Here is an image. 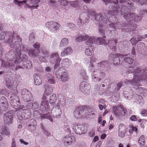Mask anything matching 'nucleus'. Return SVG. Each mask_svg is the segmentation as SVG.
I'll use <instances>...</instances> for the list:
<instances>
[{
	"label": "nucleus",
	"mask_w": 147,
	"mask_h": 147,
	"mask_svg": "<svg viewBox=\"0 0 147 147\" xmlns=\"http://www.w3.org/2000/svg\"><path fill=\"white\" fill-rule=\"evenodd\" d=\"M22 39H19L18 41H15V44L10 43V46L11 48H14L15 51L13 49L10 50L7 54L8 58L10 61L15 59V63L19 65L22 61V58L20 57L21 51L24 49V46L22 44Z\"/></svg>",
	"instance_id": "1"
},
{
	"label": "nucleus",
	"mask_w": 147,
	"mask_h": 147,
	"mask_svg": "<svg viewBox=\"0 0 147 147\" xmlns=\"http://www.w3.org/2000/svg\"><path fill=\"white\" fill-rule=\"evenodd\" d=\"M112 4H110L109 5V8L110 9H112V10L109 11L108 12L109 15L114 16V18H116L115 16L118 14L119 12L121 14L124 15V17L126 20H129V21L133 19V16L135 15L134 13H128L129 9L126 6H122L120 9L119 5H118V0H113Z\"/></svg>",
	"instance_id": "2"
},
{
	"label": "nucleus",
	"mask_w": 147,
	"mask_h": 147,
	"mask_svg": "<svg viewBox=\"0 0 147 147\" xmlns=\"http://www.w3.org/2000/svg\"><path fill=\"white\" fill-rule=\"evenodd\" d=\"M76 40L78 42L86 40L90 44L93 43L98 45L107 44V41L105 39L101 37L96 38L94 36L89 37L87 35L79 36L76 38Z\"/></svg>",
	"instance_id": "3"
},
{
	"label": "nucleus",
	"mask_w": 147,
	"mask_h": 147,
	"mask_svg": "<svg viewBox=\"0 0 147 147\" xmlns=\"http://www.w3.org/2000/svg\"><path fill=\"white\" fill-rule=\"evenodd\" d=\"M6 38L7 42L10 45L12 43L15 44V41H18L19 39H21L20 36L16 32L13 33L10 32H2L0 33V40H2Z\"/></svg>",
	"instance_id": "4"
},
{
	"label": "nucleus",
	"mask_w": 147,
	"mask_h": 147,
	"mask_svg": "<svg viewBox=\"0 0 147 147\" xmlns=\"http://www.w3.org/2000/svg\"><path fill=\"white\" fill-rule=\"evenodd\" d=\"M88 17L90 18L91 16H92L94 18L96 21L98 22L106 23L108 20V17L105 14H102L100 13H97L91 10H88Z\"/></svg>",
	"instance_id": "5"
},
{
	"label": "nucleus",
	"mask_w": 147,
	"mask_h": 147,
	"mask_svg": "<svg viewBox=\"0 0 147 147\" xmlns=\"http://www.w3.org/2000/svg\"><path fill=\"white\" fill-rule=\"evenodd\" d=\"M55 74L58 78L61 79V81L64 82L67 81L69 78L67 73L63 68H59L55 72Z\"/></svg>",
	"instance_id": "6"
},
{
	"label": "nucleus",
	"mask_w": 147,
	"mask_h": 147,
	"mask_svg": "<svg viewBox=\"0 0 147 147\" xmlns=\"http://www.w3.org/2000/svg\"><path fill=\"white\" fill-rule=\"evenodd\" d=\"M61 59L60 58L58 52L53 53L51 55L50 62L52 64H55L54 68L56 69L59 66Z\"/></svg>",
	"instance_id": "7"
},
{
	"label": "nucleus",
	"mask_w": 147,
	"mask_h": 147,
	"mask_svg": "<svg viewBox=\"0 0 147 147\" xmlns=\"http://www.w3.org/2000/svg\"><path fill=\"white\" fill-rule=\"evenodd\" d=\"M60 26V24L53 21L47 22L45 24V26L51 32L54 33L57 32Z\"/></svg>",
	"instance_id": "8"
},
{
	"label": "nucleus",
	"mask_w": 147,
	"mask_h": 147,
	"mask_svg": "<svg viewBox=\"0 0 147 147\" xmlns=\"http://www.w3.org/2000/svg\"><path fill=\"white\" fill-rule=\"evenodd\" d=\"M22 97L26 105L31 102L33 95L31 92L28 89H24L21 91Z\"/></svg>",
	"instance_id": "9"
},
{
	"label": "nucleus",
	"mask_w": 147,
	"mask_h": 147,
	"mask_svg": "<svg viewBox=\"0 0 147 147\" xmlns=\"http://www.w3.org/2000/svg\"><path fill=\"white\" fill-rule=\"evenodd\" d=\"M113 109L115 117L118 119H121L125 115L127 112V110L125 109H123L120 106L114 107Z\"/></svg>",
	"instance_id": "10"
},
{
	"label": "nucleus",
	"mask_w": 147,
	"mask_h": 147,
	"mask_svg": "<svg viewBox=\"0 0 147 147\" xmlns=\"http://www.w3.org/2000/svg\"><path fill=\"white\" fill-rule=\"evenodd\" d=\"M134 76L132 80L131 81L128 80H125L124 82L125 84H131L134 86H140L139 84L142 80H144L141 74H140V76L139 75H134Z\"/></svg>",
	"instance_id": "11"
},
{
	"label": "nucleus",
	"mask_w": 147,
	"mask_h": 147,
	"mask_svg": "<svg viewBox=\"0 0 147 147\" xmlns=\"http://www.w3.org/2000/svg\"><path fill=\"white\" fill-rule=\"evenodd\" d=\"M92 76L94 81L99 82L105 77V74L99 70L96 69L92 73Z\"/></svg>",
	"instance_id": "12"
},
{
	"label": "nucleus",
	"mask_w": 147,
	"mask_h": 147,
	"mask_svg": "<svg viewBox=\"0 0 147 147\" xmlns=\"http://www.w3.org/2000/svg\"><path fill=\"white\" fill-rule=\"evenodd\" d=\"M127 54H110L109 58L110 59H113V64L115 65H117L120 64V58L122 59L124 57L127 56Z\"/></svg>",
	"instance_id": "13"
},
{
	"label": "nucleus",
	"mask_w": 147,
	"mask_h": 147,
	"mask_svg": "<svg viewBox=\"0 0 147 147\" xmlns=\"http://www.w3.org/2000/svg\"><path fill=\"white\" fill-rule=\"evenodd\" d=\"M73 129L77 134L81 135L86 132V129L85 128L84 125L76 123L73 126Z\"/></svg>",
	"instance_id": "14"
},
{
	"label": "nucleus",
	"mask_w": 147,
	"mask_h": 147,
	"mask_svg": "<svg viewBox=\"0 0 147 147\" xmlns=\"http://www.w3.org/2000/svg\"><path fill=\"white\" fill-rule=\"evenodd\" d=\"M4 123L8 125L11 124L13 123V111H10L4 114L3 116Z\"/></svg>",
	"instance_id": "15"
},
{
	"label": "nucleus",
	"mask_w": 147,
	"mask_h": 147,
	"mask_svg": "<svg viewBox=\"0 0 147 147\" xmlns=\"http://www.w3.org/2000/svg\"><path fill=\"white\" fill-rule=\"evenodd\" d=\"M127 20V23L123 24V25L124 24V29L127 32L135 30L136 28V25L133 22V19L129 21V20Z\"/></svg>",
	"instance_id": "16"
},
{
	"label": "nucleus",
	"mask_w": 147,
	"mask_h": 147,
	"mask_svg": "<svg viewBox=\"0 0 147 147\" xmlns=\"http://www.w3.org/2000/svg\"><path fill=\"white\" fill-rule=\"evenodd\" d=\"M76 141L75 138L73 135L66 136L63 138V144L66 146H67L74 144Z\"/></svg>",
	"instance_id": "17"
},
{
	"label": "nucleus",
	"mask_w": 147,
	"mask_h": 147,
	"mask_svg": "<svg viewBox=\"0 0 147 147\" xmlns=\"http://www.w3.org/2000/svg\"><path fill=\"white\" fill-rule=\"evenodd\" d=\"M11 99L10 100V103L11 105L16 106V104H17L18 106H17V108L19 109H22L21 107V102L19 100V98L18 96L16 95H14L13 96H11L10 97Z\"/></svg>",
	"instance_id": "18"
},
{
	"label": "nucleus",
	"mask_w": 147,
	"mask_h": 147,
	"mask_svg": "<svg viewBox=\"0 0 147 147\" xmlns=\"http://www.w3.org/2000/svg\"><path fill=\"white\" fill-rule=\"evenodd\" d=\"M8 103L6 98L2 97L0 100V111H5L8 108Z\"/></svg>",
	"instance_id": "19"
},
{
	"label": "nucleus",
	"mask_w": 147,
	"mask_h": 147,
	"mask_svg": "<svg viewBox=\"0 0 147 147\" xmlns=\"http://www.w3.org/2000/svg\"><path fill=\"white\" fill-rule=\"evenodd\" d=\"M84 113H86V111H84L83 107L81 106L76 109L74 111V115L76 118H80L81 115H86Z\"/></svg>",
	"instance_id": "20"
},
{
	"label": "nucleus",
	"mask_w": 147,
	"mask_h": 147,
	"mask_svg": "<svg viewBox=\"0 0 147 147\" xmlns=\"http://www.w3.org/2000/svg\"><path fill=\"white\" fill-rule=\"evenodd\" d=\"M79 89L81 92L86 94L88 93V91L90 89V87L87 82H82L80 84Z\"/></svg>",
	"instance_id": "21"
},
{
	"label": "nucleus",
	"mask_w": 147,
	"mask_h": 147,
	"mask_svg": "<svg viewBox=\"0 0 147 147\" xmlns=\"http://www.w3.org/2000/svg\"><path fill=\"white\" fill-rule=\"evenodd\" d=\"M59 106L58 105V103L56 106H54L51 110V114L54 117L59 118L60 114L61 113Z\"/></svg>",
	"instance_id": "22"
},
{
	"label": "nucleus",
	"mask_w": 147,
	"mask_h": 147,
	"mask_svg": "<svg viewBox=\"0 0 147 147\" xmlns=\"http://www.w3.org/2000/svg\"><path fill=\"white\" fill-rule=\"evenodd\" d=\"M98 67L105 71H109L110 69L109 64L107 61H102L97 64Z\"/></svg>",
	"instance_id": "23"
},
{
	"label": "nucleus",
	"mask_w": 147,
	"mask_h": 147,
	"mask_svg": "<svg viewBox=\"0 0 147 147\" xmlns=\"http://www.w3.org/2000/svg\"><path fill=\"white\" fill-rule=\"evenodd\" d=\"M140 86H135L134 88L135 89V92L138 95L142 94L143 96H147V90L144 88L140 87Z\"/></svg>",
	"instance_id": "24"
},
{
	"label": "nucleus",
	"mask_w": 147,
	"mask_h": 147,
	"mask_svg": "<svg viewBox=\"0 0 147 147\" xmlns=\"http://www.w3.org/2000/svg\"><path fill=\"white\" fill-rule=\"evenodd\" d=\"M33 67L32 63L30 61H24L23 62V66H17L16 68H25L27 69H31Z\"/></svg>",
	"instance_id": "25"
},
{
	"label": "nucleus",
	"mask_w": 147,
	"mask_h": 147,
	"mask_svg": "<svg viewBox=\"0 0 147 147\" xmlns=\"http://www.w3.org/2000/svg\"><path fill=\"white\" fill-rule=\"evenodd\" d=\"M49 108L48 101H44L41 102L40 109L42 112L47 111L49 110Z\"/></svg>",
	"instance_id": "26"
},
{
	"label": "nucleus",
	"mask_w": 147,
	"mask_h": 147,
	"mask_svg": "<svg viewBox=\"0 0 147 147\" xmlns=\"http://www.w3.org/2000/svg\"><path fill=\"white\" fill-rule=\"evenodd\" d=\"M125 127V125L122 123L120 124L118 130L119 136L121 138H123L126 133Z\"/></svg>",
	"instance_id": "27"
},
{
	"label": "nucleus",
	"mask_w": 147,
	"mask_h": 147,
	"mask_svg": "<svg viewBox=\"0 0 147 147\" xmlns=\"http://www.w3.org/2000/svg\"><path fill=\"white\" fill-rule=\"evenodd\" d=\"M0 62L1 63V66L5 68H11L14 66V64L11 62L5 61L1 59H0Z\"/></svg>",
	"instance_id": "28"
},
{
	"label": "nucleus",
	"mask_w": 147,
	"mask_h": 147,
	"mask_svg": "<svg viewBox=\"0 0 147 147\" xmlns=\"http://www.w3.org/2000/svg\"><path fill=\"white\" fill-rule=\"evenodd\" d=\"M32 101L26 104V107L28 109H35L38 108L39 105L38 102L35 101L32 103Z\"/></svg>",
	"instance_id": "29"
},
{
	"label": "nucleus",
	"mask_w": 147,
	"mask_h": 147,
	"mask_svg": "<svg viewBox=\"0 0 147 147\" xmlns=\"http://www.w3.org/2000/svg\"><path fill=\"white\" fill-rule=\"evenodd\" d=\"M73 52V49L70 47L66 48L61 53V57H63L70 54Z\"/></svg>",
	"instance_id": "30"
},
{
	"label": "nucleus",
	"mask_w": 147,
	"mask_h": 147,
	"mask_svg": "<svg viewBox=\"0 0 147 147\" xmlns=\"http://www.w3.org/2000/svg\"><path fill=\"white\" fill-rule=\"evenodd\" d=\"M6 86L8 88H11V87L14 86V82L12 78L9 76L6 79Z\"/></svg>",
	"instance_id": "31"
},
{
	"label": "nucleus",
	"mask_w": 147,
	"mask_h": 147,
	"mask_svg": "<svg viewBox=\"0 0 147 147\" xmlns=\"http://www.w3.org/2000/svg\"><path fill=\"white\" fill-rule=\"evenodd\" d=\"M34 84L36 85L39 86L42 84L40 77L38 74H35L34 75Z\"/></svg>",
	"instance_id": "32"
},
{
	"label": "nucleus",
	"mask_w": 147,
	"mask_h": 147,
	"mask_svg": "<svg viewBox=\"0 0 147 147\" xmlns=\"http://www.w3.org/2000/svg\"><path fill=\"white\" fill-rule=\"evenodd\" d=\"M92 44H90V45L86 49L85 53L88 56L91 55L92 54V52L94 50V47L92 46Z\"/></svg>",
	"instance_id": "33"
},
{
	"label": "nucleus",
	"mask_w": 147,
	"mask_h": 147,
	"mask_svg": "<svg viewBox=\"0 0 147 147\" xmlns=\"http://www.w3.org/2000/svg\"><path fill=\"white\" fill-rule=\"evenodd\" d=\"M39 50L38 49H31L28 52V53L30 56L33 57L39 56Z\"/></svg>",
	"instance_id": "34"
},
{
	"label": "nucleus",
	"mask_w": 147,
	"mask_h": 147,
	"mask_svg": "<svg viewBox=\"0 0 147 147\" xmlns=\"http://www.w3.org/2000/svg\"><path fill=\"white\" fill-rule=\"evenodd\" d=\"M44 88L45 89V94L46 95L48 96L52 92L53 88L51 86H49L47 84L45 85Z\"/></svg>",
	"instance_id": "35"
},
{
	"label": "nucleus",
	"mask_w": 147,
	"mask_h": 147,
	"mask_svg": "<svg viewBox=\"0 0 147 147\" xmlns=\"http://www.w3.org/2000/svg\"><path fill=\"white\" fill-rule=\"evenodd\" d=\"M109 46L111 49L115 51L116 49L115 46L116 42L114 39L110 40L108 41Z\"/></svg>",
	"instance_id": "36"
},
{
	"label": "nucleus",
	"mask_w": 147,
	"mask_h": 147,
	"mask_svg": "<svg viewBox=\"0 0 147 147\" xmlns=\"http://www.w3.org/2000/svg\"><path fill=\"white\" fill-rule=\"evenodd\" d=\"M48 82L51 84H54L56 82L54 77L52 75H48L47 76Z\"/></svg>",
	"instance_id": "37"
},
{
	"label": "nucleus",
	"mask_w": 147,
	"mask_h": 147,
	"mask_svg": "<svg viewBox=\"0 0 147 147\" xmlns=\"http://www.w3.org/2000/svg\"><path fill=\"white\" fill-rule=\"evenodd\" d=\"M69 43V41L68 39L66 38H64L61 40L60 45V47H63L67 45Z\"/></svg>",
	"instance_id": "38"
},
{
	"label": "nucleus",
	"mask_w": 147,
	"mask_h": 147,
	"mask_svg": "<svg viewBox=\"0 0 147 147\" xmlns=\"http://www.w3.org/2000/svg\"><path fill=\"white\" fill-rule=\"evenodd\" d=\"M39 56H47L48 55V52L45 48H42L40 51H39Z\"/></svg>",
	"instance_id": "39"
},
{
	"label": "nucleus",
	"mask_w": 147,
	"mask_h": 147,
	"mask_svg": "<svg viewBox=\"0 0 147 147\" xmlns=\"http://www.w3.org/2000/svg\"><path fill=\"white\" fill-rule=\"evenodd\" d=\"M40 118L41 120H43L45 119H48L51 122L53 121V120L52 118L51 117L50 115L49 114H44L42 115H40Z\"/></svg>",
	"instance_id": "40"
},
{
	"label": "nucleus",
	"mask_w": 147,
	"mask_h": 147,
	"mask_svg": "<svg viewBox=\"0 0 147 147\" xmlns=\"http://www.w3.org/2000/svg\"><path fill=\"white\" fill-rule=\"evenodd\" d=\"M32 123L28 125V126L30 127L29 128L32 131H34L36 129V126L37 125V123L36 120L34 119H32Z\"/></svg>",
	"instance_id": "41"
},
{
	"label": "nucleus",
	"mask_w": 147,
	"mask_h": 147,
	"mask_svg": "<svg viewBox=\"0 0 147 147\" xmlns=\"http://www.w3.org/2000/svg\"><path fill=\"white\" fill-rule=\"evenodd\" d=\"M13 2L15 5H17L19 7L23 5L25 3H26V0L20 1L19 0H13Z\"/></svg>",
	"instance_id": "42"
},
{
	"label": "nucleus",
	"mask_w": 147,
	"mask_h": 147,
	"mask_svg": "<svg viewBox=\"0 0 147 147\" xmlns=\"http://www.w3.org/2000/svg\"><path fill=\"white\" fill-rule=\"evenodd\" d=\"M145 139L144 136L142 135L139 138L138 143L140 147H142L145 144Z\"/></svg>",
	"instance_id": "43"
},
{
	"label": "nucleus",
	"mask_w": 147,
	"mask_h": 147,
	"mask_svg": "<svg viewBox=\"0 0 147 147\" xmlns=\"http://www.w3.org/2000/svg\"><path fill=\"white\" fill-rule=\"evenodd\" d=\"M57 97L56 95L55 94H53L50 97V104H54L56 101Z\"/></svg>",
	"instance_id": "44"
},
{
	"label": "nucleus",
	"mask_w": 147,
	"mask_h": 147,
	"mask_svg": "<svg viewBox=\"0 0 147 147\" xmlns=\"http://www.w3.org/2000/svg\"><path fill=\"white\" fill-rule=\"evenodd\" d=\"M71 6L75 8H78L80 5V2L78 0L70 2Z\"/></svg>",
	"instance_id": "45"
},
{
	"label": "nucleus",
	"mask_w": 147,
	"mask_h": 147,
	"mask_svg": "<svg viewBox=\"0 0 147 147\" xmlns=\"http://www.w3.org/2000/svg\"><path fill=\"white\" fill-rule=\"evenodd\" d=\"M124 23V24H125ZM124 24L123 23L122 24H121L120 23H119V22H117L114 24V29H116V28L118 29H120L121 28H122V29H124V27H125L124 26V25L123 24Z\"/></svg>",
	"instance_id": "46"
},
{
	"label": "nucleus",
	"mask_w": 147,
	"mask_h": 147,
	"mask_svg": "<svg viewBox=\"0 0 147 147\" xmlns=\"http://www.w3.org/2000/svg\"><path fill=\"white\" fill-rule=\"evenodd\" d=\"M134 93L133 92H131L130 93H124V96L125 98L127 99L130 100L133 98Z\"/></svg>",
	"instance_id": "47"
},
{
	"label": "nucleus",
	"mask_w": 147,
	"mask_h": 147,
	"mask_svg": "<svg viewBox=\"0 0 147 147\" xmlns=\"http://www.w3.org/2000/svg\"><path fill=\"white\" fill-rule=\"evenodd\" d=\"M80 74L81 77L84 79L86 80L87 77L85 70L81 69L80 71Z\"/></svg>",
	"instance_id": "48"
},
{
	"label": "nucleus",
	"mask_w": 147,
	"mask_h": 147,
	"mask_svg": "<svg viewBox=\"0 0 147 147\" xmlns=\"http://www.w3.org/2000/svg\"><path fill=\"white\" fill-rule=\"evenodd\" d=\"M134 2H136L139 5H142L143 4H147L146 0H131Z\"/></svg>",
	"instance_id": "49"
},
{
	"label": "nucleus",
	"mask_w": 147,
	"mask_h": 147,
	"mask_svg": "<svg viewBox=\"0 0 147 147\" xmlns=\"http://www.w3.org/2000/svg\"><path fill=\"white\" fill-rule=\"evenodd\" d=\"M71 62L70 60L67 58H66L63 59L61 62V64L64 66H66L69 65V63H71Z\"/></svg>",
	"instance_id": "50"
},
{
	"label": "nucleus",
	"mask_w": 147,
	"mask_h": 147,
	"mask_svg": "<svg viewBox=\"0 0 147 147\" xmlns=\"http://www.w3.org/2000/svg\"><path fill=\"white\" fill-rule=\"evenodd\" d=\"M123 61L129 64H131L134 61V59L132 58L129 57H125L123 59Z\"/></svg>",
	"instance_id": "51"
},
{
	"label": "nucleus",
	"mask_w": 147,
	"mask_h": 147,
	"mask_svg": "<svg viewBox=\"0 0 147 147\" xmlns=\"http://www.w3.org/2000/svg\"><path fill=\"white\" fill-rule=\"evenodd\" d=\"M138 50L141 51L143 50L145 48V45L143 42H140L138 43Z\"/></svg>",
	"instance_id": "52"
},
{
	"label": "nucleus",
	"mask_w": 147,
	"mask_h": 147,
	"mask_svg": "<svg viewBox=\"0 0 147 147\" xmlns=\"http://www.w3.org/2000/svg\"><path fill=\"white\" fill-rule=\"evenodd\" d=\"M40 1V0H26V3L32 5L37 4Z\"/></svg>",
	"instance_id": "53"
},
{
	"label": "nucleus",
	"mask_w": 147,
	"mask_h": 147,
	"mask_svg": "<svg viewBox=\"0 0 147 147\" xmlns=\"http://www.w3.org/2000/svg\"><path fill=\"white\" fill-rule=\"evenodd\" d=\"M143 70H141V69L140 67H138L136 70L134 74V75H139L140 76V74L141 75H143Z\"/></svg>",
	"instance_id": "54"
},
{
	"label": "nucleus",
	"mask_w": 147,
	"mask_h": 147,
	"mask_svg": "<svg viewBox=\"0 0 147 147\" xmlns=\"http://www.w3.org/2000/svg\"><path fill=\"white\" fill-rule=\"evenodd\" d=\"M147 121L144 119H140L138 120V122L140 123V126L142 128H144Z\"/></svg>",
	"instance_id": "55"
},
{
	"label": "nucleus",
	"mask_w": 147,
	"mask_h": 147,
	"mask_svg": "<svg viewBox=\"0 0 147 147\" xmlns=\"http://www.w3.org/2000/svg\"><path fill=\"white\" fill-rule=\"evenodd\" d=\"M35 35L34 33H32L29 35V40L30 42H33L35 40Z\"/></svg>",
	"instance_id": "56"
},
{
	"label": "nucleus",
	"mask_w": 147,
	"mask_h": 147,
	"mask_svg": "<svg viewBox=\"0 0 147 147\" xmlns=\"http://www.w3.org/2000/svg\"><path fill=\"white\" fill-rule=\"evenodd\" d=\"M143 75L142 76L144 80L147 81V68L144 69L142 72Z\"/></svg>",
	"instance_id": "57"
},
{
	"label": "nucleus",
	"mask_w": 147,
	"mask_h": 147,
	"mask_svg": "<svg viewBox=\"0 0 147 147\" xmlns=\"http://www.w3.org/2000/svg\"><path fill=\"white\" fill-rule=\"evenodd\" d=\"M1 134H5L7 136L9 135L10 134V132L7 129L6 127H4L2 129V131Z\"/></svg>",
	"instance_id": "58"
},
{
	"label": "nucleus",
	"mask_w": 147,
	"mask_h": 147,
	"mask_svg": "<svg viewBox=\"0 0 147 147\" xmlns=\"http://www.w3.org/2000/svg\"><path fill=\"white\" fill-rule=\"evenodd\" d=\"M134 14L135 13H134ZM134 21L136 22H138L140 21L141 19V16H135V14L133 16V19Z\"/></svg>",
	"instance_id": "59"
},
{
	"label": "nucleus",
	"mask_w": 147,
	"mask_h": 147,
	"mask_svg": "<svg viewBox=\"0 0 147 147\" xmlns=\"http://www.w3.org/2000/svg\"><path fill=\"white\" fill-rule=\"evenodd\" d=\"M98 28V30L101 33L104 34L105 33L104 28L103 27L102 24H99Z\"/></svg>",
	"instance_id": "60"
},
{
	"label": "nucleus",
	"mask_w": 147,
	"mask_h": 147,
	"mask_svg": "<svg viewBox=\"0 0 147 147\" xmlns=\"http://www.w3.org/2000/svg\"><path fill=\"white\" fill-rule=\"evenodd\" d=\"M82 14H81L80 16V18H79L77 24L79 27H80L83 26V23H82V20L81 18L82 17Z\"/></svg>",
	"instance_id": "61"
},
{
	"label": "nucleus",
	"mask_w": 147,
	"mask_h": 147,
	"mask_svg": "<svg viewBox=\"0 0 147 147\" xmlns=\"http://www.w3.org/2000/svg\"><path fill=\"white\" fill-rule=\"evenodd\" d=\"M123 86L122 82H119L115 86V88L117 90H119Z\"/></svg>",
	"instance_id": "62"
},
{
	"label": "nucleus",
	"mask_w": 147,
	"mask_h": 147,
	"mask_svg": "<svg viewBox=\"0 0 147 147\" xmlns=\"http://www.w3.org/2000/svg\"><path fill=\"white\" fill-rule=\"evenodd\" d=\"M0 94L4 95L6 96H9V93L6 89L2 90L0 91Z\"/></svg>",
	"instance_id": "63"
},
{
	"label": "nucleus",
	"mask_w": 147,
	"mask_h": 147,
	"mask_svg": "<svg viewBox=\"0 0 147 147\" xmlns=\"http://www.w3.org/2000/svg\"><path fill=\"white\" fill-rule=\"evenodd\" d=\"M130 41L132 45H135L139 42V40H136V38L135 37L131 38Z\"/></svg>",
	"instance_id": "64"
}]
</instances>
